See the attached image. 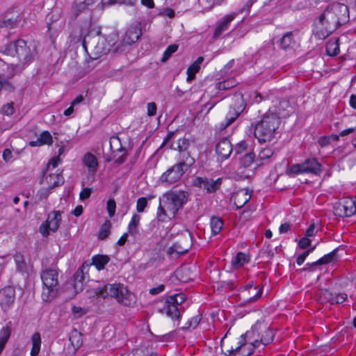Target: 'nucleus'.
<instances>
[{
	"mask_svg": "<svg viewBox=\"0 0 356 356\" xmlns=\"http://www.w3.org/2000/svg\"><path fill=\"white\" fill-rule=\"evenodd\" d=\"M12 323L8 322L0 330V349L3 350L12 332Z\"/></svg>",
	"mask_w": 356,
	"mask_h": 356,
	"instance_id": "27",
	"label": "nucleus"
},
{
	"mask_svg": "<svg viewBox=\"0 0 356 356\" xmlns=\"http://www.w3.org/2000/svg\"><path fill=\"white\" fill-rule=\"evenodd\" d=\"M175 216H172L170 214L167 209L165 207V200H163V204L161 200H160V204L158 207L157 213H156V218L159 221L165 222L171 218H174Z\"/></svg>",
	"mask_w": 356,
	"mask_h": 356,
	"instance_id": "31",
	"label": "nucleus"
},
{
	"mask_svg": "<svg viewBox=\"0 0 356 356\" xmlns=\"http://www.w3.org/2000/svg\"><path fill=\"white\" fill-rule=\"evenodd\" d=\"M273 154L274 152L270 148L266 147L261 149L259 152L257 159L255 160L257 165L259 166L268 163L273 156Z\"/></svg>",
	"mask_w": 356,
	"mask_h": 356,
	"instance_id": "29",
	"label": "nucleus"
},
{
	"mask_svg": "<svg viewBox=\"0 0 356 356\" xmlns=\"http://www.w3.org/2000/svg\"><path fill=\"white\" fill-rule=\"evenodd\" d=\"M233 147L229 140L227 138L221 139L216 146V152L219 159L221 160L227 159L232 152Z\"/></svg>",
	"mask_w": 356,
	"mask_h": 356,
	"instance_id": "22",
	"label": "nucleus"
},
{
	"mask_svg": "<svg viewBox=\"0 0 356 356\" xmlns=\"http://www.w3.org/2000/svg\"><path fill=\"white\" fill-rule=\"evenodd\" d=\"M52 142L53 139L50 133L48 131H44L36 140L31 141L29 144L31 147H36L44 144L50 145Z\"/></svg>",
	"mask_w": 356,
	"mask_h": 356,
	"instance_id": "30",
	"label": "nucleus"
},
{
	"mask_svg": "<svg viewBox=\"0 0 356 356\" xmlns=\"http://www.w3.org/2000/svg\"><path fill=\"white\" fill-rule=\"evenodd\" d=\"M236 85L235 81L234 80H226L218 83V88L220 90H227L233 88Z\"/></svg>",
	"mask_w": 356,
	"mask_h": 356,
	"instance_id": "53",
	"label": "nucleus"
},
{
	"mask_svg": "<svg viewBox=\"0 0 356 356\" xmlns=\"http://www.w3.org/2000/svg\"><path fill=\"white\" fill-rule=\"evenodd\" d=\"M347 299V294L345 293H334L332 305L343 303Z\"/></svg>",
	"mask_w": 356,
	"mask_h": 356,
	"instance_id": "50",
	"label": "nucleus"
},
{
	"mask_svg": "<svg viewBox=\"0 0 356 356\" xmlns=\"http://www.w3.org/2000/svg\"><path fill=\"white\" fill-rule=\"evenodd\" d=\"M83 164L88 169V179L90 184L95 181V176L99 168V163L97 157L90 152L86 153L83 157Z\"/></svg>",
	"mask_w": 356,
	"mask_h": 356,
	"instance_id": "19",
	"label": "nucleus"
},
{
	"mask_svg": "<svg viewBox=\"0 0 356 356\" xmlns=\"http://www.w3.org/2000/svg\"><path fill=\"white\" fill-rule=\"evenodd\" d=\"M292 43V34L291 33H287L280 40V47L284 49H286L291 47Z\"/></svg>",
	"mask_w": 356,
	"mask_h": 356,
	"instance_id": "46",
	"label": "nucleus"
},
{
	"mask_svg": "<svg viewBox=\"0 0 356 356\" xmlns=\"http://www.w3.org/2000/svg\"><path fill=\"white\" fill-rule=\"evenodd\" d=\"M192 246V238L191 233H188L183 238L175 243L167 250L168 256L175 259L188 252Z\"/></svg>",
	"mask_w": 356,
	"mask_h": 356,
	"instance_id": "13",
	"label": "nucleus"
},
{
	"mask_svg": "<svg viewBox=\"0 0 356 356\" xmlns=\"http://www.w3.org/2000/svg\"><path fill=\"white\" fill-rule=\"evenodd\" d=\"M245 104L241 94H236L232 97V103L230 105V111L226 117L225 124L222 125L227 127L230 125L238 116L244 111Z\"/></svg>",
	"mask_w": 356,
	"mask_h": 356,
	"instance_id": "16",
	"label": "nucleus"
},
{
	"mask_svg": "<svg viewBox=\"0 0 356 356\" xmlns=\"http://www.w3.org/2000/svg\"><path fill=\"white\" fill-rule=\"evenodd\" d=\"M106 208L110 217H113L115 213L116 204L113 199L107 201Z\"/></svg>",
	"mask_w": 356,
	"mask_h": 356,
	"instance_id": "49",
	"label": "nucleus"
},
{
	"mask_svg": "<svg viewBox=\"0 0 356 356\" xmlns=\"http://www.w3.org/2000/svg\"><path fill=\"white\" fill-rule=\"evenodd\" d=\"M323 171L322 165L316 158H309L300 163L292 164L286 168V173L289 177L300 174H312L319 176Z\"/></svg>",
	"mask_w": 356,
	"mask_h": 356,
	"instance_id": "10",
	"label": "nucleus"
},
{
	"mask_svg": "<svg viewBox=\"0 0 356 356\" xmlns=\"http://www.w3.org/2000/svg\"><path fill=\"white\" fill-rule=\"evenodd\" d=\"M291 228V225L289 223L285 222L282 224L280 226L279 231L280 234L286 233Z\"/></svg>",
	"mask_w": 356,
	"mask_h": 356,
	"instance_id": "64",
	"label": "nucleus"
},
{
	"mask_svg": "<svg viewBox=\"0 0 356 356\" xmlns=\"http://www.w3.org/2000/svg\"><path fill=\"white\" fill-rule=\"evenodd\" d=\"M45 180L51 189L61 186L64 183V179L61 173L49 174V175L45 178Z\"/></svg>",
	"mask_w": 356,
	"mask_h": 356,
	"instance_id": "32",
	"label": "nucleus"
},
{
	"mask_svg": "<svg viewBox=\"0 0 356 356\" xmlns=\"http://www.w3.org/2000/svg\"><path fill=\"white\" fill-rule=\"evenodd\" d=\"M69 340L75 349L79 348L82 344V335L76 330L70 332Z\"/></svg>",
	"mask_w": 356,
	"mask_h": 356,
	"instance_id": "39",
	"label": "nucleus"
},
{
	"mask_svg": "<svg viewBox=\"0 0 356 356\" xmlns=\"http://www.w3.org/2000/svg\"><path fill=\"white\" fill-rule=\"evenodd\" d=\"M177 49H178L177 44H172L169 45L167 47V49L165 50L163 57L161 59V61L162 63H165V61H167L170 58L172 54H174L175 52H176L177 51Z\"/></svg>",
	"mask_w": 356,
	"mask_h": 356,
	"instance_id": "44",
	"label": "nucleus"
},
{
	"mask_svg": "<svg viewBox=\"0 0 356 356\" xmlns=\"http://www.w3.org/2000/svg\"><path fill=\"white\" fill-rule=\"evenodd\" d=\"M255 154L254 152H249L243 155L240 160V163L243 168L250 167L254 161Z\"/></svg>",
	"mask_w": 356,
	"mask_h": 356,
	"instance_id": "42",
	"label": "nucleus"
},
{
	"mask_svg": "<svg viewBox=\"0 0 356 356\" xmlns=\"http://www.w3.org/2000/svg\"><path fill=\"white\" fill-rule=\"evenodd\" d=\"M246 343L241 346L238 349L236 350H234L231 352L232 347L230 349H227V352L229 353V356L231 355H236L237 353H239L240 350H241V354L243 355H250L253 353L254 350L255 348H257L259 347V342L256 341L255 338H250L245 337Z\"/></svg>",
	"mask_w": 356,
	"mask_h": 356,
	"instance_id": "20",
	"label": "nucleus"
},
{
	"mask_svg": "<svg viewBox=\"0 0 356 356\" xmlns=\"http://www.w3.org/2000/svg\"><path fill=\"white\" fill-rule=\"evenodd\" d=\"M50 190H51V188H49V187L48 188L40 189L36 194V197H37L38 200L40 201L42 200L47 199V197L50 193Z\"/></svg>",
	"mask_w": 356,
	"mask_h": 356,
	"instance_id": "52",
	"label": "nucleus"
},
{
	"mask_svg": "<svg viewBox=\"0 0 356 356\" xmlns=\"http://www.w3.org/2000/svg\"><path fill=\"white\" fill-rule=\"evenodd\" d=\"M3 113L6 115H11L14 113L15 109L13 104H7L2 108Z\"/></svg>",
	"mask_w": 356,
	"mask_h": 356,
	"instance_id": "60",
	"label": "nucleus"
},
{
	"mask_svg": "<svg viewBox=\"0 0 356 356\" xmlns=\"http://www.w3.org/2000/svg\"><path fill=\"white\" fill-rule=\"evenodd\" d=\"M140 220V216L138 214L134 213L128 225V232L130 234L134 236L137 234Z\"/></svg>",
	"mask_w": 356,
	"mask_h": 356,
	"instance_id": "40",
	"label": "nucleus"
},
{
	"mask_svg": "<svg viewBox=\"0 0 356 356\" xmlns=\"http://www.w3.org/2000/svg\"><path fill=\"white\" fill-rule=\"evenodd\" d=\"M14 260L16 264L17 270L20 273H24L27 269V264L25 261L24 255L20 252H17L14 255Z\"/></svg>",
	"mask_w": 356,
	"mask_h": 356,
	"instance_id": "38",
	"label": "nucleus"
},
{
	"mask_svg": "<svg viewBox=\"0 0 356 356\" xmlns=\"http://www.w3.org/2000/svg\"><path fill=\"white\" fill-rule=\"evenodd\" d=\"M249 257L244 252H239L232 260V265L234 268H239L249 261Z\"/></svg>",
	"mask_w": 356,
	"mask_h": 356,
	"instance_id": "34",
	"label": "nucleus"
},
{
	"mask_svg": "<svg viewBox=\"0 0 356 356\" xmlns=\"http://www.w3.org/2000/svg\"><path fill=\"white\" fill-rule=\"evenodd\" d=\"M89 269L88 264H82L75 273L74 277V289L75 290H82L83 283L86 280V275Z\"/></svg>",
	"mask_w": 356,
	"mask_h": 356,
	"instance_id": "25",
	"label": "nucleus"
},
{
	"mask_svg": "<svg viewBox=\"0 0 356 356\" xmlns=\"http://www.w3.org/2000/svg\"><path fill=\"white\" fill-rule=\"evenodd\" d=\"M93 192V188H84L81 190V191L80 192V194H79V199L81 200V201H84L87 199H88L92 193Z\"/></svg>",
	"mask_w": 356,
	"mask_h": 356,
	"instance_id": "51",
	"label": "nucleus"
},
{
	"mask_svg": "<svg viewBox=\"0 0 356 356\" xmlns=\"http://www.w3.org/2000/svg\"><path fill=\"white\" fill-rule=\"evenodd\" d=\"M289 106V102H280L278 106L270 108L255 125L254 134L259 143L270 142L275 137L280 118L289 115L290 111L286 109Z\"/></svg>",
	"mask_w": 356,
	"mask_h": 356,
	"instance_id": "2",
	"label": "nucleus"
},
{
	"mask_svg": "<svg viewBox=\"0 0 356 356\" xmlns=\"http://www.w3.org/2000/svg\"><path fill=\"white\" fill-rule=\"evenodd\" d=\"M15 291L13 286H6L0 290V305L3 311H7L14 303Z\"/></svg>",
	"mask_w": 356,
	"mask_h": 356,
	"instance_id": "18",
	"label": "nucleus"
},
{
	"mask_svg": "<svg viewBox=\"0 0 356 356\" xmlns=\"http://www.w3.org/2000/svg\"><path fill=\"white\" fill-rule=\"evenodd\" d=\"M222 184V179L213 180L207 177H196L193 180V185L207 191L208 193L216 192Z\"/></svg>",
	"mask_w": 356,
	"mask_h": 356,
	"instance_id": "17",
	"label": "nucleus"
},
{
	"mask_svg": "<svg viewBox=\"0 0 356 356\" xmlns=\"http://www.w3.org/2000/svg\"><path fill=\"white\" fill-rule=\"evenodd\" d=\"M186 296L184 293H177L168 296L163 302V307L159 309L160 313L166 314L172 320L179 319L180 312L178 305L184 302Z\"/></svg>",
	"mask_w": 356,
	"mask_h": 356,
	"instance_id": "12",
	"label": "nucleus"
},
{
	"mask_svg": "<svg viewBox=\"0 0 356 356\" xmlns=\"http://www.w3.org/2000/svg\"><path fill=\"white\" fill-rule=\"evenodd\" d=\"M62 220L61 213L59 211H53L48 214L47 220L40 226L39 231L43 237H47L49 232H56Z\"/></svg>",
	"mask_w": 356,
	"mask_h": 356,
	"instance_id": "14",
	"label": "nucleus"
},
{
	"mask_svg": "<svg viewBox=\"0 0 356 356\" xmlns=\"http://www.w3.org/2000/svg\"><path fill=\"white\" fill-rule=\"evenodd\" d=\"M311 243V239L305 236L300 239L298 245L301 249H306L307 248L310 246Z\"/></svg>",
	"mask_w": 356,
	"mask_h": 356,
	"instance_id": "57",
	"label": "nucleus"
},
{
	"mask_svg": "<svg viewBox=\"0 0 356 356\" xmlns=\"http://www.w3.org/2000/svg\"><path fill=\"white\" fill-rule=\"evenodd\" d=\"M147 107L149 116H154L156 114L157 106L154 102L148 103Z\"/></svg>",
	"mask_w": 356,
	"mask_h": 356,
	"instance_id": "56",
	"label": "nucleus"
},
{
	"mask_svg": "<svg viewBox=\"0 0 356 356\" xmlns=\"http://www.w3.org/2000/svg\"><path fill=\"white\" fill-rule=\"evenodd\" d=\"M115 43V39H110L101 36H88L83 40V47L88 55L89 60H97L108 53Z\"/></svg>",
	"mask_w": 356,
	"mask_h": 356,
	"instance_id": "5",
	"label": "nucleus"
},
{
	"mask_svg": "<svg viewBox=\"0 0 356 356\" xmlns=\"http://www.w3.org/2000/svg\"><path fill=\"white\" fill-rule=\"evenodd\" d=\"M2 156H3V159L6 162H9V161H10L12 160L13 153H12L10 149H4Z\"/></svg>",
	"mask_w": 356,
	"mask_h": 356,
	"instance_id": "61",
	"label": "nucleus"
},
{
	"mask_svg": "<svg viewBox=\"0 0 356 356\" xmlns=\"http://www.w3.org/2000/svg\"><path fill=\"white\" fill-rule=\"evenodd\" d=\"M195 163V159L184 154L183 160L168 168L159 178V181L164 186H169L179 181L184 173Z\"/></svg>",
	"mask_w": 356,
	"mask_h": 356,
	"instance_id": "8",
	"label": "nucleus"
},
{
	"mask_svg": "<svg viewBox=\"0 0 356 356\" xmlns=\"http://www.w3.org/2000/svg\"><path fill=\"white\" fill-rule=\"evenodd\" d=\"M141 35L142 31L139 25L132 26L127 30L122 42L125 44H132L140 38Z\"/></svg>",
	"mask_w": 356,
	"mask_h": 356,
	"instance_id": "23",
	"label": "nucleus"
},
{
	"mask_svg": "<svg viewBox=\"0 0 356 356\" xmlns=\"http://www.w3.org/2000/svg\"><path fill=\"white\" fill-rule=\"evenodd\" d=\"M248 147V144L245 141H241L236 144L235 147L233 149L236 154H240L243 151L245 150Z\"/></svg>",
	"mask_w": 356,
	"mask_h": 356,
	"instance_id": "55",
	"label": "nucleus"
},
{
	"mask_svg": "<svg viewBox=\"0 0 356 356\" xmlns=\"http://www.w3.org/2000/svg\"><path fill=\"white\" fill-rule=\"evenodd\" d=\"M147 205V199L146 197H140L138 199L136 202V210L139 213H142L145 211V207Z\"/></svg>",
	"mask_w": 356,
	"mask_h": 356,
	"instance_id": "48",
	"label": "nucleus"
},
{
	"mask_svg": "<svg viewBox=\"0 0 356 356\" xmlns=\"http://www.w3.org/2000/svg\"><path fill=\"white\" fill-rule=\"evenodd\" d=\"M234 14L227 15L216 23V29L213 33V38H218L225 31L228 30L229 26L234 19Z\"/></svg>",
	"mask_w": 356,
	"mask_h": 356,
	"instance_id": "24",
	"label": "nucleus"
},
{
	"mask_svg": "<svg viewBox=\"0 0 356 356\" xmlns=\"http://www.w3.org/2000/svg\"><path fill=\"white\" fill-rule=\"evenodd\" d=\"M110 259L106 255H96L92 257V264L97 270H101L108 263Z\"/></svg>",
	"mask_w": 356,
	"mask_h": 356,
	"instance_id": "37",
	"label": "nucleus"
},
{
	"mask_svg": "<svg viewBox=\"0 0 356 356\" xmlns=\"http://www.w3.org/2000/svg\"><path fill=\"white\" fill-rule=\"evenodd\" d=\"M202 317L200 315H197L195 316L192 317L186 323V325L183 327V330H186L189 328H195L200 323Z\"/></svg>",
	"mask_w": 356,
	"mask_h": 356,
	"instance_id": "47",
	"label": "nucleus"
},
{
	"mask_svg": "<svg viewBox=\"0 0 356 356\" xmlns=\"http://www.w3.org/2000/svg\"><path fill=\"white\" fill-rule=\"evenodd\" d=\"M59 271L56 268L44 267L40 272L42 282L41 297L43 301L51 302L60 291Z\"/></svg>",
	"mask_w": 356,
	"mask_h": 356,
	"instance_id": "4",
	"label": "nucleus"
},
{
	"mask_svg": "<svg viewBox=\"0 0 356 356\" xmlns=\"http://www.w3.org/2000/svg\"><path fill=\"white\" fill-rule=\"evenodd\" d=\"M110 147L113 153L115 154L118 152H122L121 156L116 157V154L114 155L115 163L118 164L123 163L126 160L127 151L125 148H123L121 144L120 139L118 136H113L110 138Z\"/></svg>",
	"mask_w": 356,
	"mask_h": 356,
	"instance_id": "21",
	"label": "nucleus"
},
{
	"mask_svg": "<svg viewBox=\"0 0 356 356\" xmlns=\"http://www.w3.org/2000/svg\"><path fill=\"white\" fill-rule=\"evenodd\" d=\"M330 138L329 136H321L319 138L318 143L321 147H325L330 144Z\"/></svg>",
	"mask_w": 356,
	"mask_h": 356,
	"instance_id": "62",
	"label": "nucleus"
},
{
	"mask_svg": "<svg viewBox=\"0 0 356 356\" xmlns=\"http://www.w3.org/2000/svg\"><path fill=\"white\" fill-rule=\"evenodd\" d=\"M334 212L339 217H350L356 213V197H346L336 203Z\"/></svg>",
	"mask_w": 356,
	"mask_h": 356,
	"instance_id": "15",
	"label": "nucleus"
},
{
	"mask_svg": "<svg viewBox=\"0 0 356 356\" xmlns=\"http://www.w3.org/2000/svg\"><path fill=\"white\" fill-rule=\"evenodd\" d=\"M251 195L248 190H241L234 197V204L237 209L242 208L250 199Z\"/></svg>",
	"mask_w": 356,
	"mask_h": 356,
	"instance_id": "28",
	"label": "nucleus"
},
{
	"mask_svg": "<svg viewBox=\"0 0 356 356\" xmlns=\"http://www.w3.org/2000/svg\"><path fill=\"white\" fill-rule=\"evenodd\" d=\"M316 232V227L315 223H312L309 227L306 229L305 236L309 238L314 236Z\"/></svg>",
	"mask_w": 356,
	"mask_h": 356,
	"instance_id": "59",
	"label": "nucleus"
},
{
	"mask_svg": "<svg viewBox=\"0 0 356 356\" xmlns=\"http://www.w3.org/2000/svg\"><path fill=\"white\" fill-rule=\"evenodd\" d=\"M190 193L186 191H170L163 195L165 207L172 216H176L189 200Z\"/></svg>",
	"mask_w": 356,
	"mask_h": 356,
	"instance_id": "9",
	"label": "nucleus"
},
{
	"mask_svg": "<svg viewBox=\"0 0 356 356\" xmlns=\"http://www.w3.org/2000/svg\"><path fill=\"white\" fill-rule=\"evenodd\" d=\"M348 17V8L345 4L334 3L329 5L318 17L315 37L318 40L325 39L341 24L346 22Z\"/></svg>",
	"mask_w": 356,
	"mask_h": 356,
	"instance_id": "1",
	"label": "nucleus"
},
{
	"mask_svg": "<svg viewBox=\"0 0 356 356\" xmlns=\"http://www.w3.org/2000/svg\"><path fill=\"white\" fill-rule=\"evenodd\" d=\"M333 295L330 290L321 289L318 293V300L322 303L330 302L332 305Z\"/></svg>",
	"mask_w": 356,
	"mask_h": 356,
	"instance_id": "41",
	"label": "nucleus"
},
{
	"mask_svg": "<svg viewBox=\"0 0 356 356\" xmlns=\"http://www.w3.org/2000/svg\"><path fill=\"white\" fill-rule=\"evenodd\" d=\"M3 53L8 56H17L19 63V67L24 69L33 60L35 48L28 45L25 40H18L6 45Z\"/></svg>",
	"mask_w": 356,
	"mask_h": 356,
	"instance_id": "7",
	"label": "nucleus"
},
{
	"mask_svg": "<svg viewBox=\"0 0 356 356\" xmlns=\"http://www.w3.org/2000/svg\"><path fill=\"white\" fill-rule=\"evenodd\" d=\"M97 296L103 298H113L124 306L130 307L136 302V297L120 283L103 284L95 289Z\"/></svg>",
	"mask_w": 356,
	"mask_h": 356,
	"instance_id": "3",
	"label": "nucleus"
},
{
	"mask_svg": "<svg viewBox=\"0 0 356 356\" xmlns=\"http://www.w3.org/2000/svg\"><path fill=\"white\" fill-rule=\"evenodd\" d=\"M338 248L334 249L331 252L324 255L323 257L320 258L315 262L313 263H307V266H318L327 264L331 262H334L338 260L337 257Z\"/></svg>",
	"mask_w": 356,
	"mask_h": 356,
	"instance_id": "26",
	"label": "nucleus"
},
{
	"mask_svg": "<svg viewBox=\"0 0 356 356\" xmlns=\"http://www.w3.org/2000/svg\"><path fill=\"white\" fill-rule=\"evenodd\" d=\"M224 223L222 220L217 216H213L210 220V227L213 235L218 234L223 227Z\"/></svg>",
	"mask_w": 356,
	"mask_h": 356,
	"instance_id": "36",
	"label": "nucleus"
},
{
	"mask_svg": "<svg viewBox=\"0 0 356 356\" xmlns=\"http://www.w3.org/2000/svg\"><path fill=\"white\" fill-rule=\"evenodd\" d=\"M200 67L194 63L191 64L187 69V81L191 82L195 77V74L200 70Z\"/></svg>",
	"mask_w": 356,
	"mask_h": 356,
	"instance_id": "45",
	"label": "nucleus"
},
{
	"mask_svg": "<svg viewBox=\"0 0 356 356\" xmlns=\"http://www.w3.org/2000/svg\"><path fill=\"white\" fill-rule=\"evenodd\" d=\"M245 337L255 338L259 345L266 346L273 341L274 334L267 323L257 321L252 325L251 330L247 331L238 338L236 345L232 346L230 351L236 350L244 345L246 343Z\"/></svg>",
	"mask_w": 356,
	"mask_h": 356,
	"instance_id": "6",
	"label": "nucleus"
},
{
	"mask_svg": "<svg viewBox=\"0 0 356 356\" xmlns=\"http://www.w3.org/2000/svg\"><path fill=\"white\" fill-rule=\"evenodd\" d=\"M32 348L31 350V356H37L40 350L41 337L39 332H35L31 337Z\"/></svg>",
	"mask_w": 356,
	"mask_h": 356,
	"instance_id": "33",
	"label": "nucleus"
},
{
	"mask_svg": "<svg viewBox=\"0 0 356 356\" xmlns=\"http://www.w3.org/2000/svg\"><path fill=\"white\" fill-rule=\"evenodd\" d=\"M190 140L186 138H180L177 141V150L180 152V158L179 160H183V156L184 154L191 156L189 152H188V149L190 146Z\"/></svg>",
	"mask_w": 356,
	"mask_h": 356,
	"instance_id": "35",
	"label": "nucleus"
},
{
	"mask_svg": "<svg viewBox=\"0 0 356 356\" xmlns=\"http://www.w3.org/2000/svg\"><path fill=\"white\" fill-rule=\"evenodd\" d=\"M111 223L109 221H106L98 233V238L100 240H105L110 234Z\"/></svg>",
	"mask_w": 356,
	"mask_h": 356,
	"instance_id": "43",
	"label": "nucleus"
},
{
	"mask_svg": "<svg viewBox=\"0 0 356 356\" xmlns=\"http://www.w3.org/2000/svg\"><path fill=\"white\" fill-rule=\"evenodd\" d=\"M263 286L256 285L251 281L247 284L240 287L238 299L242 306L250 305L258 301L263 294Z\"/></svg>",
	"mask_w": 356,
	"mask_h": 356,
	"instance_id": "11",
	"label": "nucleus"
},
{
	"mask_svg": "<svg viewBox=\"0 0 356 356\" xmlns=\"http://www.w3.org/2000/svg\"><path fill=\"white\" fill-rule=\"evenodd\" d=\"M175 11L172 8H164L163 10H161L159 13V15L161 16H168L170 18H172L175 17Z\"/></svg>",
	"mask_w": 356,
	"mask_h": 356,
	"instance_id": "58",
	"label": "nucleus"
},
{
	"mask_svg": "<svg viewBox=\"0 0 356 356\" xmlns=\"http://www.w3.org/2000/svg\"><path fill=\"white\" fill-rule=\"evenodd\" d=\"M165 286L160 284L159 286L152 288L149 290V293L152 295H157L164 291Z\"/></svg>",
	"mask_w": 356,
	"mask_h": 356,
	"instance_id": "63",
	"label": "nucleus"
},
{
	"mask_svg": "<svg viewBox=\"0 0 356 356\" xmlns=\"http://www.w3.org/2000/svg\"><path fill=\"white\" fill-rule=\"evenodd\" d=\"M327 51L331 56H336L339 53V47L337 43L329 44L327 47Z\"/></svg>",
	"mask_w": 356,
	"mask_h": 356,
	"instance_id": "54",
	"label": "nucleus"
}]
</instances>
